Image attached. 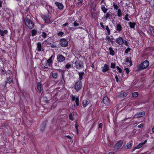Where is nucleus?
I'll return each instance as SVG.
<instances>
[{
  "mask_svg": "<svg viewBox=\"0 0 154 154\" xmlns=\"http://www.w3.org/2000/svg\"><path fill=\"white\" fill-rule=\"evenodd\" d=\"M52 77L54 79H56L57 77V72H54L51 74Z\"/></svg>",
  "mask_w": 154,
  "mask_h": 154,
  "instance_id": "34",
  "label": "nucleus"
},
{
  "mask_svg": "<svg viewBox=\"0 0 154 154\" xmlns=\"http://www.w3.org/2000/svg\"><path fill=\"white\" fill-rule=\"evenodd\" d=\"M109 54L112 56H113L115 54V52L113 48L111 47H109Z\"/></svg>",
  "mask_w": 154,
  "mask_h": 154,
  "instance_id": "24",
  "label": "nucleus"
},
{
  "mask_svg": "<svg viewBox=\"0 0 154 154\" xmlns=\"http://www.w3.org/2000/svg\"><path fill=\"white\" fill-rule=\"evenodd\" d=\"M73 114L71 113H70L69 114V119L71 120H73L74 119H73V118L72 117V116H73Z\"/></svg>",
  "mask_w": 154,
  "mask_h": 154,
  "instance_id": "39",
  "label": "nucleus"
},
{
  "mask_svg": "<svg viewBox=\"0 0 154 154\" xmlns=\"http://www.w3.org/2000/svg\"><path fill=\"white\" fill-rule=\"evenodd\" d=\"M128 93L127 92H123L122 91L118 95V97L119 98H122L125 97L128 95Z\"/></svg>",
  "mask_w": 154,
  "mask_h": 154,
  "instance_id": "11",
  "label": "nucleus"
},
{
  "mask_svg": "<svg viewBox=\"0 0 154 154\" xmlns=\"http://www.w3.org/2000/svg\"><path fill=\"white\" fill-rule=\"evenodd\" d=\"M131 50V48L129 47H128L125 49V53L126 54L128 53V52Z\"/></svg>",
  "mask_w": 154,
  "mask_h": 154,
  "instance_id": "47",
  "label": "nucleus"
},
{
  "mask_svg": "<svg viewBox=\"0 0 154 154\" xmlns=\"http://www.w3.org/2000/svg\"><path fill=\"white\" fill-rule=\"evenodd\" d=\"M54 57L55 56L54 55H52L50 58L47 60V63L48 64L51 66Z\"/></svg>",
  "mask_w": 154,
  "mask_h": 154,
  "instance_id": "8",
  "label": "nucleus"
},
{
  "mask_svg": "<svg viewBox=\"0 0 154 154\" xmlns=\"http://www.w3.org/2000/svg\"><path fill=\"white\" fill-rule=\"evenodd\" d=\"M65 60V57L61 54H59L57 57V60L59 62H61L64 61Z\"/></svg>",
  "mask_w": 154,
  "mask_h": 154,
  "instance_id": "9",
  "label": "nucleus"
},
{
  "mask_svg": "<svg viewBox=\"0 0 154 154\" xmlns=\"http://www.w3.org/2000/svg\"><path fill=\"white\" fill-rule=\"evenodd\" d=\"M115 78L116 79V81L117 82H119V79L118 78L117 75H116L115 76Z\"/></svg>",
  "mask_w": 154,
  "mask_h": 154,
  "instance_id": "56",
  "label": "nucleus"
},
{
  "mask_svg": "<svg viewBox=\"0 0 154 154\" xmlns=\"http://www.w3.org/2000/svg\"><path fill=\"white\" fill-rule=\"evenodd\" d=\"M8 73L9 74H11L12 73V72L11 71L8 70Z\"/></svg>",
  "mask_w": 154,
  "mask_h": 154,
  "instance_id": "62",
  "label": "nucleus"
},
{
  "mask_svg": "<svg viewBox=\"0 0 154 154\" xmlns=\"http://www.w3.org/2000/svg\"><path fill=\"white\" fill-rule=\"evenodd\" d=\"M8 80L5 82V84H6L7 83H10L12 82H13L12 78H7Z\"/></svg>",
  "mask_w": 154,
  "mask_h": 154,
  "instance_id": "31",
  "label": "nucleus"
},
{
  "mask_svg": "<svg viewBox=\"0 0 154 154\" xmlns=\"http://www.w3.org/2000/svg\"><path fill=\"white\" fill-rule=\"evenodd\" d=\"M75 102L77 106H78L79 105V99L78 97L76 98L75 100Z\"/></svg>",
  "mask_w": 154,
  "mask_h": 154,
  "instance_id": "41",
  "label": "nucleus"
},
{
  "mask_svg": "<svg viewBox=\"0 0 154 154\" xmlns=\"http://www.w3.org/2000/svg\"><path fill=\"white\" fill-rule=\"evenodd\" d=\"M115 42L117 44L120 45L124 44L127 47L129 46L127 41L124 40L123 38L122 37H119L116 38L115 40Z\"/></svg>",
  "mask_w": 154,
  "mask_h": 154,
  "instance_id": "1",
  "label": "nucleus"
},
{
  "mask_svg": "<svg viewBox=\"0 0 154 154\" xmlns=\"http://www.w3.org/2000/svg\"><path fill=\"white\" fill-rule=\"evenodd\" d=\"M66 137H67V138L69 139H71V137L69 135L66 136Z\"/></svg>",
  "mask_w": 154,
  "mask_h": 154,
  "instance_id": "59",
  "label": "nucleus"
},
{
  "mask_svg": "<svg viewBox=\"0 0 154 154\" xmlns=\"http://www.w3.org/2000/svg\"><path fill=\"white\" fill-rule=\"evenodd\" d=\"M0 72L1 73V75H5V74L6 73L4 69L2 68H1L0 69Z\"/></svg>",
  "mask_w": 154,
  "mask_h": 154,
  "instance_id": "33",
  "label": "nucleus"
},
{
  "mask_svg": "<svg viewBox=\"0 0 154 154\" xmlns=\"http://www.w3.org/2000/svg\"><path fill=\"white\" fill-rule=\"evenodd\" d=\"M133 145V141L132 140H130L128 143L126 145L128 149H130L131 148Z\"/></svg>",
  "mask_w": 154,
  "mask_h": 154,
  "instance_id": "20",
  "label": "nucleus"
},
{
  "mask_svg": "<svg viewBox=\"0 0 154 154\" xmlns=\"http://www.w3.org/2000/svg\"><path fill=\"white\" fill-rule=\"evenodd\" d=\"M110 67L111 68L114 69L116 67V64L113 63H111Z\"/></svg>",
  "mask_w": 154,
  "mask_h": 154,
  "instance_id": "43",
  "label": "nucleus"
},
{
  "mask_svg": "<svg viewBox=\"0 0 154 154\" xmlns=\"http://www.w3.org/2000/svg\"><path fill=\"white\" fill-rule=\"evenodd\" d=\"M117 15L118 17H120L122 15L121 10L120 9H118L117 11Z\"/></svg>",
  "mask_w": 154,
  "mask_h": 154,
  "instance_id": "32",
  "label": "nucleus"
},
{
  "mask_svg": "<svg viewBox=\"0 0 154 154\" xmlns=\"http://www.w3.org/2000/svg\"><path fill=\"white\" fill-rule=\"evenodd\" d=\"M41 36L43 38H45L46 37L47 34L45 32H42Z\"/></svg>",
  "mask_w": 154,
  "mask_h": 154,
  "instance_id": "44",
  "label": "nucleus"
},
{
  "mask_svg": "<svg viewBox=\"0 0 154 154\" xmlns=\"http://www.w3.org/2000/svg\"><path fill=\"white\" fill-rule=\"evenodd\" d=\"M100 25L102 27V28L103 30H105V26H104L103 25V24L102 23H100Z\"/></svg>",
  "mask_w": 154,
  "mask_h": 154,
  "instance_id": "49",
  "label": "nucleus"
},
{
  "mask_svg": "<svg viewBox=\"0 0 154 154\" xmlns=\"http://www.w3.org/2000/svg\"><path fill=\"white\" fill-rule=\"evenodd\" d=\"M2 1H0V7H1L2 6Z\"/></svg>",
  "mask_w": 154,
  "mask_h": 154,
  "instance_id": "60",
  "label": "nucleus"
},
{
  "mask_svg": "<svg viewBox=\"0 0 154 154\" xmlns=\"http://www.w3.org/2000/svg\"><path fill=\"white\" fill-rule=\"evenodd\" d=\"M125 71L126 73L128 74L130 72L129 69L128 68H125Z\"/></svg>",
  "mask_w": 154,
  "mask_h": 154,
  "instance_id": "54",
  "label": "nucleus"
},
{
  "mask_svg": "<svg viewBox=\"0 0 154 154\" xmlns=\"http://www.w3.org/2000/svg\"><path fill=\"white\" fill-rule=\"evenodd\" d=\"M71 100L72 101H74L75 100V97H74L73 95H72L71 96Z\"/></svg>",
  "mask_w": 154,
  "mask_h": 154,
  "instance_id": "50",
  "label": "nucleus"
},
{
  "mask_svg": "<svg viewBox=\"0 0 154 154\" xmlns=\"http://www.w3.org/2000/svg\"><path fill=\"white\" fill-rule=\"evenodd\" d=\"M138 92H134L132 94V97H136L138 95Z\"/></svg>",
  "mask_w": 154,
  "mask_h": 154,
  "instance_id": "36",
  "label": "nucleus"
},
{
  "mask_svg": "<svg viewBox=\"0 0 154 154\" xmlns=\"http://www.w3.org/2000/svg\"><path fill=\"white\" fill-rule=\"evenodd\" d=\"M101 9L104 13H106L107 10V9L105 7L104 5H102L101 6Z\"/></svg>",
  "mask_w": 154,
  "mask_h": 154,
  "instance_id": "30",
  "label": "nucleus"
},
{
  "mask_svg": "<svg viewBox=\"0 0 154 154\" xmlns=\"http://www.w3.org/2000/svg\"><path fill=\"white\" fill-rule=\"evenodd\" d=\"M24 21L26 26L30 29H32L34 26V24L33 22L27 18H25Z\"/></svg>",
  "mask_w": 154,
  "mask_h": 154,
  "instance_id": "4",
  "label": "nucleus"
},
{
  "mask_svg": "<svg viewBox=\"0 0 154 154\" xmlns=\"http://www.w3.org/2000/svg\"><path fill=\"white\" fill-rule=\"evenodd\" d=\"M73 64L74 67L76 69H80L84 67L83 63L78 59L76 60Z\"/></svg>",
  "mask_w": 154,
  "mask_h": 154,
  "instance_id": "2",
  "label": "nucleus"
},
{
  "mask_svg": "<svg viewBox=\"0 0 154 154\" xmlns=\"http://www.w3.org/2000/svg\"><path fill=\"white\" fill-rule=\"evenodd\" d=\"M110 16V14L109 13H106L105 15L104 16V17L106 19H107Z\"/></svg>",
  "mask_w": 154,
  "mask_h": 154,
  "instance_id": "42",
  "label": "nucleus"
},
{
  "mask_svg": "<svg viewBox=\"0 0 154 154\" xmlns=\"http://www.w3.org/2000/svg\"><path fill=\"white\" fill-rule=\"evenodd\" d=\"M79 75V81H81L82 80L83 78V76L84 75V73L83 72H78Z\"/></svg>",
  "mask_w": 154,
  "mask_h": 154,
  "instance_id": "23",
  "label": "nucleus"
},
{
  "mask_svg": "<svg viewBox=\"0 0 154 154\" xmlns=\"http://www.w3.org/2000/svg\"><path fill=\"white\" fill-rule=\"evenodd\" d=\"M143 124H140L138 126V127L139 128H141L143 127Z\"/></svg>",
  "mask_w": 154,
  "mask_h": 154,
  "instance_id": "55",
  "label": "nucleus"
},
{
  "mask_svg": "<svg viewBox=\"0 0 154 154\" xmlns=\"http://www.w3.org/2000/svg\"><path fill=\"white\" fill-rule=\"evenodd\" d=\"M42 50V45L41 43L40 42H38L37 43V48L36 49V50L38 51H41Z\"/></svg>",
  "mask_w": 154,
  "mask_h": 154,
  "instance_id": "19",
  "label": "nucleus"
},
{
  "mask_svg": "<svg viewBox=\"0 0 154 154\" xmlns=\"http://www.w3.org/2000/svg\"><path fill=\"white\" fill-rule=\"evenodd\" d=\"M60 44L62 47H66L67 46L68 42L66 39L62 38H61L60 41Z\"/></svg>",
  "mask_w": 154,
  "mask_h": 154,
  "instance_id": "6",
  "label": "nucleus"
},
{
  "mask_svg": "<svg viewBox=\"0 0 154 154\" xmlns=\"http://www.w3.org/2000/svg\"><path fill=\"white\" fill-rule=\"evenodd\" d=\"M103 102L106 105H109L110 103V101L107 97H104L103 100Z\"/></svg>",
  "mask_w": 154,
  "mask_h": 154,
  "instance_id": "10",
  "label": "nucleus"
},
{
  "mask_svg": "<svg viewBox=\"0 0 154 154\" xmlns=\"http://www.w3.org/2000/svg\"><path fill=\"white\" fill-rule=\"evenodd\" d=\"M103 124L102 123H100L99 125V128H102V127L103 126Z\"/></svg>",
  "mask_w": 154,
  "mask_h": 154,
  "instance_id": "57",
  "label": "nucleus"
},
{
  "mask_svg": "<svg viewBox=\"0 0 154 154\" xmlns=\"http://www.w3.org/2000/svg\"><path fill=\"white\" fill-rule=\"evenodd\" d=\"M149 65V61L145 60L137 66V69L139 70L144 69L146 68Z\"/></svg>",
  "mask_w": 154,
  "mask_h": 154,
  "instance_id": "3",
  "label": "nucleus"
},
{
  "mask_svg": "<svg viewBox=\"0 0 154 154\" xmlns=\"http://www.w3.org/2000/svg\"><path fill=\"white\" fill-rule=\"evenodd\" d=\"M113 7L115 9L118 10L119 8V6L116 4H115L114 3L113 4Z\"/></svg>",
  "mask_w": 154,
  "mask_h": 154,
  "instance_id": "45",
  "label": "nucleus"
},
{
  "mask_svg": "<svg viewBox=\"0 0 154 154\" xmlns=\"http://www.w3.org/2000/svg\"><path fill=\"white\" fill-rule=\"evenodd\" d=\"M128 15L127 14L125 15V19L127 21H129V19L128 18Z\"/></svg>",
  "mask_w": 154,
  "mask_h": 154,
  "instance_id": "52",
  "label": "nucleus"
},
{
  "mask_svg": "<svg viewBox=\"0 0 154 154\" xmlns=\"http://www.w3.org/2000/svg\"><path fill=\"white\" fill-rule=\"evenodd\" d=\"M137 148L135 146L134 148H133V149H132V152H133V151H134L135 150H136V149H137Z\"/></svg>",
  "mask_w": 154,
  "mask_h": 154,
  "instance_id": "61",
  "label": "nucleus"
},
{
  "mask_svg": "<svg viewBox=\"0 0 154 154\" xmlns=\"http://www.w3.org/2000/svg\"><path fill=\"white\" fill-rule=\"evenodd\" d=\"M43 18L46 23H49L50 22V19L48 16L44 15Z\"/></svg>",
  "mask_w": 154,
  "mask_h": 154,
  "instance_id": "17",
  "label": "nucleus"
},
{
  "mask_svg": "<svg viewBox=\"0 0 154 154\" xmlns=\"http://www.w3.org/2000/svg\"><path fill=\"white\" fill-rule=\"evenodd\" d=\"M37 33V31L36 29H33L31 31L32 35V36H35Z\"/></svg>",
  "mask_w": 154,
  "mask_h": 154,
  "instance_id": "27",
  "label": "nucleus"
},
{
  "mask_svg": "<svg viewBox=\"0 0 154 154\" xmlns=\"http://www.w3.org/2000/svg\"><path fill=\"white\" fill-rule=\"evenodd\" d=\"M146 142V140H145L143 142L140 143L136 147L137 149H139L141 148Z\"/></svg>",
  "mask_w": 154,
  "mask_h": 154,
  "instance_id": "18",
  "label": "nucleus"
},
{
  "mask_svg": "<svg viewBox=\"0 0 154 154\" xmlns=\"http://www.w3.org/2000/svg\"><path fill=\"white\" fill-rule=\"evenodd\" d=\"M145 115V112L144 111L141 112L139 113H137L136 115L138 117H142Z\"/></svg>",
  "mask_w": 154,
  "mask_h": 154,
  "instance_id": "21",
  "label": "nucleus"
},
{
  "mask_svg": "<svg viewBox=\"0 0 154 154\" xmlns=\"http://www.w3.org/2000/svg\"><path fill=\"white\" fill-rule=\"evenodd\" d=\"M50 66H51L49 64H48V63H46L45 64L43 68L44 69H47L48 67H50Z\"/></svg>",
  "mask_w": 154,
  "mask_h": 154,
  "instance_id": "40",
  "label": "nucleus"
},
{
  "mask_svg": "<svg viewBox=\"0 0 154 154\" xmlns=\"http://www.w3.org/2000/svg\"><path fill=\"white\" fill-rule=\"evenodd\" d=\"M90 101L89 100L86 99L83 101L82 103L83 104V106L84 107H86L89 104Z\"/></svg>",
  "mask_w": 154,
  "mask_h": 154,
  "instance_id": "16",
  "label": "nucleus"
},
{
  "mask_svg": "<svg viewBox=\"0 0 154 154\" xmlns=\"http://www.w3.org/2000/svg\"><path fill=\"white\" fill-rule=\"evenodd\" d=\"M68 23H66L65 24H63L62 25V26L63 27L65 26H67L68 25Z\"/></svg>",
  "mask_w": 154,
  "mask_h": 154,
  "instance_id": "58",
  "label": "nucleus"
},
{
  "mask_svg": "<svg viewBox=\"0 0 154 154\" xmlns=\"http://www.w3.org/2000/svg\"><path fill=\"white\" fill-rule=\"evenodd\" d=\"M149 34L152 36H154V29L152 27L150 26L148 31Z\"/></svg>",
  "mask_w": 154,
  "mask_h": 154,
  "instance_id": "15",
  "label": "nucleus"
},
{
  "mask_svg": "<svg viewBox=\"0 0 154 154\" xmlns=\"http://www.w3.org/2000/svg\"><path fill=\"white\" fill-rule=\"evenodd\" d=\"M64 33H63V32H62V31H59V32H58L57 34V35L58 36H59V37H62L63 35H64Z\"/></svg>",
  "mask_w": 154,
  "mask_h": 154,
  "instance_id": "29",
  "label": "nucleus"
},
{
  "mask_svg": "<svg viewBox=\"0 0 154 154\" xmlns=\"http://www.w3.org/2000/svg\"><path fill=\"white\" fill-rule=\"evenodd\" d=\"M71 64L70 63H67L65 66V68L67 69H69L71 67Z\"/></svg>",
  "mask_w": 154,
  "mask_h": 154,
  "instance_id": "38",
  "label": "nucleus"
},
{
  "mask_svg": "<svg viewBox=\"0 0 154 154\" xmlns=\"http://www.w3.org/2000/svg\"><path fill=\"white\" fill-rule=\"evenodd\" d=\"M116 68L117 69V70L118 71V72L120 73H122V69L119 68V66H117L116 67Z\"/></svg>",
  "mask_w": 154,
  "mask_h": 154,
  "instance_id": "46",
  "label": "nucleus"
},
{
  "mask_svg": "<svg viewBox=\"0 0 154 154\" xmlns=\"http://www.w3.org/2000/svg\"><path fill=\"white\" fill-rule=\"evenodd\" d=\"M73 26H79V24L76 21H75L73 23Z\"/></svg>",
  "mask_w": 154,
  "mask_h": 154,
  "instance_id": "48",
  "label": "nucleus"
},
{
  "mask_svg": "<svg viewBox=\"0 0 154 154\" xmlns=\"http://www.w3.org/2000/svg\"><path fill=\"white\" fill-rule=\"evenodd\" d=\"M105 29L106 30L107 33L109 35L110 33V31L108 26H105Z\"/></svg>",
  "mask_w": 154,
  "mask_h": 154,
  "instance_id": "35",
  "label": "nucleus"
},
{
  "mask_svg": "<svg viewBox=\"0 0 154 154\" xmlns=\"http://www.w3.org/2000/svg\"><path fill=\"white\" fill-rule=\"evenodd\" d=\"M55 4L57 6L59 9L62 10L63 8V5L61 3H60L57 2H56L55 3Z\"/></svg>",
  "mask_w": 154,
  "mask_h": 154,
  "instance_id": "14",
  "label": "nucleus"
},
{
  "mask_svg": "<svg viewBox=\"0 0 154 154\" xmlns=\"http://www.w3.org/2000/svg\"><path fill=\"white\" fill-rule=\"evenodd\" d=\"M123 141L122 140H120L118 141L116 143L114 146V148L116 150H118L122 146L123 144Z\"/></svg>",
  "mask_w": 154,
  "mask_h": 154,
  "instance_id": "7",
  "label": "nucleus"
},
{
  "mask_svg": "<svg viewBox=\"0 0 154 154\" xmlns=\"http://www.w3.org/2000/svg\"><path fill=\"white\" fill-rule=\"evenodd\" d=\"M129 25L131 28H134L135 26L136 23H135L130 22L129 23Z\"/></svg>",
  "mask_w": 154,
  "mask_h": 154,
  "instance_id": "28",
  "label": "nucleus"
},
{
  "mask_svg": "<svg viewBox=\"0 0 154 154\" xmlns=\"http://www.w3.org/2000/svg\"><path fill=\"white\" fill-rule=\"evenodd\" d=\"M109 154H114V153L113 152H110Z\"/></svg>",
  "mask_w": 154,
  "mask_h": 154,
  "instance_id": "63",
  "label": "nucleus"
},
{
  "mask_svg": "<svg viewBox=\"0 0 154 154\" xmlns=\"http://www.w3.org/2000/svg\"><path fill=\"white\" fill-rule=\"evenodd\" d=\"M51 47H52V48H54L56 46L53 45H52L51 46Z\"/></svg>",
  "mask_w": 154,
  "mask_h": 154,
  "instance_id": "64",
  "label": "nucleus"
},
{
  "mask_svg": "<svg viewBox=\"0 0 154 154\" xmlns=\"http://www.w3.org/2000/svg\"><path fill=\"white\" fill-rule=\"evenodd\" d=\"M82 87V82L81 81H78L75 83L74 85L75 89L76 91H78L81 90Z\"/></svg>",
  "mask_w": 154,
  "mask_h": 154,
  "instance_id": "5",
  "label": "nucleus"
},
{
  "mask_svg": "<svg viewBox=\"0 0 154 154\" xmlns=\"http://www.w3.org/2000/svg\"><path fill=\"white\" fill-rule=\"evenodd\" d=\"M79 125H77V124H76L75 125V128H76V131H77V134H78V127Z\"/></svg>",
  "mask_w": 154,
  "mask_h": 154,
  "instance_id": "53",
  "label": "nucleus"
},
{
  "mask_svg": "<svg viewBox=\"0 0 154 154\" xmlns=\"http://www.w3.org/2000/svg\"><path fill=\"white\" fill-rule=\"evenodd\" d=\"M37 88L38 90L40 92L42 91V84L40 83H38L37 86Z\"/></svg>",
  "mask_w": 154,
  "mask_h": 154,
  "instance_id": "25",
  "label": "nucleus"
},
{
  "mask_svg": "<svg viewBox=\"0 0 154 154\" xmlns=\"http://www.w3.org/2000/svg\"><path fill=\"white\" fill-rule=\"evenodd\" d=\"M148 2H149L152 7L154 6V0H152L151 1H148Z\"/></svg>",
  "mask_w": 154,
  "mask_h": 154,
  "instance_id": "37",
  "label": "nucleus"
},
{
  "mask_svg": "<svg viewBox=\"0 0 154 154\" xmlns=\"http://www.w3.org/2000/svg\"><path fill=\"white\" fill-rule=\"evenodd\" d=\"M8 32L7 30H3L0 29V35L2 36H4L5 34H6Z\"/></svg>",
  "mask_w": 154,
  "mask_h": 154,
  "instance_id": "22",
  "label": "nucleus"
},
{
  "mask_svg": "<svg viewBox=\"0 0 154 154\" xmlns=\"http://www.w3.org/2000/svg\"><path fill=\"white\" fill-rule=\"evenodd\" d=\"M125 62H129L130 66H131L132 65V62L131 61L130 59V58L128 57H127L125 59Z\"/></svg>",
  "mask_w": 154,
  "mask_h": 154,
  "instance_id": "26",
  "label": "nucleus"
},
{
  "mask_svg": "<svg viewBox=\"0 0 154 154\" xmlns=\"http://www.w3.org/2000/svg\"><path fill=\"white\" fill-rule=\"evenodd\" d=\"M102 72H104L108 70L109 69V66L106 64H105L103 67H102Z\"/></svg>",
  "mask_w": 154,
  "mask_h": 154,
  "instance_id": "13",
  "label": "nucleus"
},
{
  "mask_svg": "<svg viewBox=\"0 0 154 154\" xmlns=\"http://www.w3.org/2000/svg\"><path fill=\"white\" fill-rule=\"evenodd\" d=\"M83 2L82 0H81L79 2H77L76 4L77 5H82Z\"/></svg>",
  "mask_w": 154,
  "mask_h": 154,
  "instance_id": "51",
  "label": "nucleus"
},
{
  "mask_svg": "<svg viewBox=\"0 0 154 154\" xmlns=\"http://www.w3.org/2000/svg\"><path fill=\"white\" fill-rule=\"evenodd\" d=\"M116 29L118 32H122V27L121 25L119 23L116 25Z\"/></svg>",
  "mask_w": 154,
  "mask_h": 154,
  "instance_id": "12",
  "label": "nucleus"
}]
</instances>
